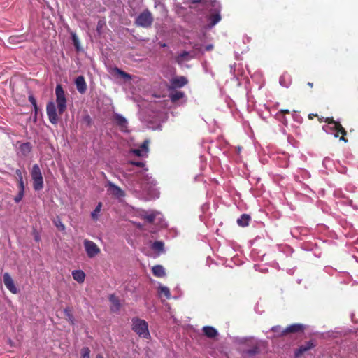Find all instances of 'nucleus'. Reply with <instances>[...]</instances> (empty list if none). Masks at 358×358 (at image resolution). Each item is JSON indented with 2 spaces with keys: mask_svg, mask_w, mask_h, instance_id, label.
Wrapping results in <instances>:
<instances>
[{
  "mask_svg": "<svg viewBox=\"0 0 358 358\" xmlns=\"http://www.w3.org/2000/svg\"><path fill=\"white\" fill-rule=\"evenodd\" d=\"M55 96L57 106L53 101H49L46 105V113L49 121L52 124H57L59 122L58 115H62L67 108V100L65 92L60 84L56 85Z\"/></svg>",
  "mask_w": 358,
  "mask_h": 358,
  "instance_id": "1",
  "label": "nucleus"
},
{
  "mask_svg": "<svg viewBox=\"0 0 358 358\" xmlns=\"http://www.w3.org/2000/svg\"><path fill=\"white\" fill-rule=\"evenodd\" d=\"M132 329L140 337L147 339L150 337L148 330V324L144 320H141L138 317L133 318Z\"/></svg>",
  "mask_w": 358,
  "mask_h": 358,
  "instance_id": "2",
  "label": "nucleus"
},
{
  "mask_svg": "<svg viewBox=\"0 0 358 358\" xmlns=\"http://www.w3.org/2000/svg\"><path fill=\"white\" fill-rule=\"evenodd\" d=\"M153 21L152 14L148 9H145L136 18L135 24L137 27L148 28L151 27Z\"/></svg>",
  "mask_w": 358,
  "mask_h": 358,
  "instance_id": "3",
  "label": "nucleus"
},
{
  "mask_svg": "<svg viewBox=\"0 0 358 358\" xmlns=\"http://www.w3.org/2000/svg\"><path fill=\"white\" fill-rule=\"evenodd\" d=\"M31 176L33 180V188L35 191H39L43 188V178L41 169L38 164H34L31 171Z\"/></svg>",
  "mask_w": 358,
  "mask_h": 358,
  "instance_id": "4",
  "label": "nucleus"
},
{
  "mask_svg": "<svg viewBox=\"0 0 358 358\" xmlns=\"http://www.w3.org/2000/svg\"><path fill=\"white\" fill-rule=\"evenodd\" d=\"M83 245L87 255L90 258L95 257L101 252V250L98 245L92 241L87 239L84 240Z\"/></svg>",
  "mask_w": 358,
  "mask_h": 358,
  "instance_id": "5",
  "label": "nucleus"
},
{
  "mask_svg": "<svg viewBox=\"0 0 358 358\" xmlns=\"http://www.w3.org/2000/svg\"><path fill=\"white\" fill-rule=\"evenodd\" d=\"M3 282L6 287L12 293L17 294L18 289L16 287L14 281L8 273H4L3 275Z\"/></svg>",
  "mask_w": 358,
  "mask_h": 358,
  "instance_id": "6",
  "label": "nucleus"
},
{
  "mask_svg": "<svg viewBox=\"0 0 358 358\" xmlns=\"http://www.w3.org/2000/svg\"><path fill=\"white\" fill-rule=\"evenodd\" d=\"M106 187H108V191L110 194L116 198L120 199L125 196V192L120 187L110 181L107 182Z\"/></svg>",
  "mask_w": 358,
  "mask_h": 358,
  "instance_id": "7",
  "label": "nucleus"
},
{
  "mask_svg": "<svg viewBox=\"0 0 358 358\" xmlns=\"http://www.w3.org/2000/svg\"><path fill=\"white\" fill-rule=\"evenodd\" d=\"M245 340L248 345H252L251 349L245 351L246 354L249 355H254L258 353L259 350V341L254 338H250Z\"/></svg>",
  "mask_w": 358,
  "mask_h": 358,
  "instance_id": "8",
  "label": "nucleus"
},
{
  "mask_svg": "<svg viewBox=\"0 0 358 358\" xmlns=\"http://www.w3.org/2000/svg\"><path fill=\"white\" fill-rule=\"evenodd\" d=\"M304 329L303 325L301 324H294L287 327L286 329H283V331L280 333V335H285L290 333H296L299 331H303Z\"/></svg>",
  "mask_w": 358,
  "mask_h": 358,
  "instance_id": "9",
  "label": "nucleus"
},
{
  "mask_svg": "<svg viewBox=\"0 0 358 358\" xmlns=\"http://www.w3.org/2000/svg\"><path fill=\"white\" fill-rule=\"evenodd\" d=\"M187 79L184 76H178L171 80V84L173 88H180L187 83Z\"/></svg>",
  "mask_w": 358,
  "mask_h": 358,
  "instance_id": "10",
  "label": "nucleus"
},
{
  "mask_svg": "<svg viewBox=\"0 0 358 358\" xmlns=\"http://www.w3.org/2000/svg\"><path fill=\"white\" fill-rule=\"evenodd\" d=\"M75 84L76 86L77 90L80 94H84L87 90V84L85 80V78L83 76H80L76 78L75 80Z\"/></svg>",
  "mask_w": 358,
  "mask_h": 358,
  "instance_id": "11",
  "label": "nucleus"
},
{
  "mask_svg": "<svg viewBox=\"0 0 358 358\" xmlns=\"http://www.w3.org/2000/svg\"><path fill=\"white\" fill-rule=\"evenodd\" d=\"M114 121L119 126L122 131L127 128V121L122 115L120 114H115Z\"/></svg>",
  "mask_w": 358,
  "mask_h": 358,
  "instance_id": "12",
  "label": "nucleus"
},
{
  "mask_svg": "<svg viewBox=\"0 0 358 358\" xmlns=\"http://www.w3.org/2000/svg\"><path fill=\"white\" fill-rule=\"evenodd\" d=\"M72 277L74 280L83 283L85 279V273L81 270H75L72 271Z\"/></svg>",
  "mask_w": 358,
  "mask_h": 358,
  "instance_id": "13",
  "label": "nucleus"
},
{
  "mask_svg": "<svg viewBox=\"0 0 358 358\" xmlns=\"http://www.w3.org/2000/svg\"><path fill=\"white\" fill-rule=\"evenodd\" d=\"M152 271L153 275L157 278H162L166 275L165 269L162 265L154 266Z\"/></svg>",
  "mask_w": 358,
  "mask_h": 358,
  "instance_id": "14",
  "label": "nucleus"
},
{
  "mask_svg": "<svg viewBox=\"0 0 358 358\" xmlns=\"http://www.w3.org/2000/svg\"><path fill=\"white\" fill-rule=\"evenodd\" d=\"M315 346V344L313 341H310L307 343H306L304 345L300 346V348L298 349L297 352H296V355L298 357L300 355L303 354V352L312 349Z\"/></svg>",
  "mask_w": 358,
  "mask_h": 358,
  "instance_id": "15",
  "label": "nucleus"
},
{
  "mask_svg": "<svg viewBox=\"0 0 358 358\" xmlns=\"http://www.w3.org/2000/svg\"><path fill=\"white\" fill-rule=\"evenodd\" d=\"M203 331L204 334L208 338H215L217 335V331L210 326H206L203 327Z\"/></svg>",
  "mask_w": 358,
  "mask_h": 358,
  "instance_id": "16",
  "label": "nucleus"
},
{
  "mask_svg": "<svg viewBox=\"0 0 358 358\" xmlns=\"http://www.w3.org/2000/svg\"><path fill=\"white\" fill-rule=\"evenodd\" d=\"M152 249L156 252V256L164 252V243L162 241H155L152 244Z\"/></svg>",
  "mask_w": 358,
  "mask_h": 358,
  "instance_id": "17",
  "label": "nucleus"
},
{
  "mask_svg": "<svg viewBox=\"0 0 358 358\" xmlns=\"http://www.w3.org/2000/svg\"><path fill=\"white\" fill-rule=\"evenodd\" d=\"M32 146L30 143L27 142L20 145V150L23 156H27L31 150Z\"/></svg>",
  "mask_w": 358,
  "mask_h": 358,
  "instance_id": "18",
  "label": "nucleus"
},
{
  "mask_svg": "<svg viewBox=\"0 0 358 358\" xmlns=\"http://www.w3.org/2000/svg\"><path fill=\"white\" fill-rule=\"evenodd\" d=\"M109 300L112 303L111 310L114 312L119 310L120 308V303L118 299L114 295H110Z\"/></svg>",
  "mask_w": 358,
  "mask_h": 358,
  "instance_id": "19",
  "label": "nucleus"
},
{
  "mask_svg": "<svg viewBox=\"0 0 358 358\" xmlns=\"http://www.w3.org/2000/svg\"><path fill=\"white\" fill-rule=\"evenodd\" d=\"M333 129L336 131L335 137H338V134H341L343 136H345L347 134L346 130L343 127L339 122L338 123H335V126H334Z\"/></svg>",
  "mask_w": 358,
  "mask_h": 358,
  "instance_id": "20",
  "label": "nucleus"
},
{
  "mask_svg": "<svg viewBox=\"0 0 358 358\" xmlns=\"http://www.w3.org/2000/svg\"><path fill=\"white\" fill-rule=\"evenodd\" d=\"M185 94L180 91H176L170 94V99L172 102H176L183 98Z\"/></svg>",
  "mask_w": 358,
  "mask_h": 358,
  "instance_id": "21",
  "label": "nucleus"
},
{
  "mask_svg": "<svg viewBox=\"0 0 358 358\" xmlns=\"http://www.w3.org/2000/svg\"><path fill=\"white\" fill-rule=\"evenodd\" d=\"M221 20V16L219 13L212 14L210 16V26L213 27Z\"/></svg>",
  "mask_w": 358,
  "mask_h": 358,
  "instance_id": "22",
  "label": "nucleus"
},
{
  "mask_svg": "<svg viewBox=\"0 0 358 358\" xmlns=\"http://www.w3.org/2000/svg\"><path fill=\"white\" fill-rule=\"evenodd\" d=\"M251 220V217L248 214H243L238 220H237V224H248Z\"/></svg>",
  "mask_w": 358,
  "mask_h": 358,
  "instance_id": "23",
  "label": "nucleus"
},
{
  "mask_svg": "<svg viewBox=\"0 0 358 358\" xmlns=\"http://www.w3.org/2000/svg\"><path fill=\"white\" fill-rule=\"evenodd\" d=\"M64 316L66 320L71 324H74V317L69 308L64 310Z\"/></svg>",
  "mask_w": 358,
  "mask_h": 358,
  "instance_id": "24",
  "label": "nucleus"
},
{
  "mask_svg": "<svg viewBox=\"0 0 358 358\" xmlns=\"http://www.w3.org/2000/svg\"><path fill=\"white\" fill-rule=\"evenodd\" d=\"M102 203L99 202L96 206L95 209L92 212L91 216L94 220H96L99 216V213L101 211Z\"/></svg>",
  "mask_w": 358,
  "mask_h": 358,
  "instance_id": "25",
  "label": "nucleus"
},
{
  "mask_svg": "<svg viewBox=\"0 0 358 358\" xmlns=\"http://www.w3.org/2000/svg\"><path fill=\"white\" fill-rule=\"evenodd\" d=\"M82 123L85 124L87 127H90L92 124V120L90 115L85 114L82 117Z\"/></svg>",
  "mask_w": 358,
  "mask_h": 358,
  "instance_id": "26",
  "label": "nucleus"
},
{
  "mask_svg": "<svg viewBox=\"0 0 358 358\" xmlns=\"http://www.w3.org/2000/svg\"><path fill=\"white\" fill-rule=\"evenodd\" d=\"M80 358H90V350L88 347H84L81 349Z\"/></svg>",
  "mask_w": 358,
  "mask_h": 358,
  "instance_id": "27",
  "label": "nucleus"
},
{
  "mask_svg": "<svg viewBox=\"0 0 358 358\" xmlns=\"http://www.w3.org/2000/svg\"><path fill=\"white\" fill-rule=\"evenodd\" d=\"M160 293L163 294L167 299H169L171 296L169 289L165 286H160L159 287Z\"/></svg>",
  "mask_w": 358,
  "mask_h": 358,
  "instance_id": "28",
  "label": "nucleus"
},
{
  "mask_svg": "<svg viewBox=\"0 0 358 358\" xmlns=\"http://www.w3.org/2000/svg\"><path fill=\"white\" fill-rule=\"evenodd\" d=\"M115 71H116L121 77L125 79H131V76L127 72L115 68Z\"/></svg>",
  "mask_w": 358,
  "mask_h": 358,
  "instance_id": "29",
  "label": "nucleus"
},
{
  "mask_svg": "<svg viewBox=\"0 0 358 358\" xmlns=\"http://www.w3.org/2000/svg\"><path fill=\"white\" fill-rule=\"evenodd\" d=\"M149 143H150L149 140H148V139L145 140L141 145L140 149L142 150L143 152H148Z\"/></svg>",
  "mask_w": 358,
  "mask_h": 358,
  "instance_id": "30",
  "label": "nucleus"
},
{
  "mask_svg": "<svg viewBox=\"0 0 358 358\" xmlns=\"http://www.w3.org/2000/svg\"><path fill=\"white\" fill-rule=\"evenodd\" d=\"M155 217H156V215L155 213H150V214H146L144 216V219L147 222L151 223L155 221Z\"/></svg>",
  "mask_w": 358,
  "mask_h": 358,
  "instance_id": "31",
  "label": "nucleus"
},
{
  "mask_svg": "<svg viewBox=\"0 0 358 358\" xmlns=\"http://www.w3.org/2000/svg\"><path fill=\"white\" fill-rule=\"evenodd\" d=\"M24 192L22 191H18L17 194L14 197V201L16 203H20L22 200L24 196Z\"/></svg>",
  "mask_w": 358,
  "mask_h": 358,
  "instance_id": "32",
  "label": "nucleus"
},
{
  "mask_svg": "<svg viewBox=\"0 0 358 358\" xmlns=\"http://www.w3.org/2000/svg\"><path fill=\"white\" fill-rule=\"evenodd\" d=\"M189 55V52L187 51H183L181 52L177 57V61L179 62L186 59V57Z\"/></svg>",
  "mask_w": 358,
  "mask_h": 358,
  "instance_id": "33",
  "label": "nucleus"
},
{
  "mask_svg": "<svg viewBox=\"0 0 358 358\" xmlns=\"http://www.w3.org/2000/svg\"><path fill=\"white\" fill-rule=\"evenodd\" d=\"M271 331L276 334L277 336H280V333L283 331L280 326H275L271 328Z\"/></svg>",
  "mask_w": 358,
  "mask_h": 358,
  "instance_id": "34",
  "label": "nucleus"
},
{
  "mask_svg": "<svg viewBox=\"0 0 358 358\" xmlns=\"http://www.w3.org/2000/svg\"><path fill=\"white\" fill-rule=\"evenodd\" d=\"M15 175H16L17 182L23 180V175H22V172L20 169H16Z\"/></svg>",
  "mask_w": 358,
  "mask_h": 358,
  "instance_id": "35",
  "label": "nucleus"
},
{
  "mask_svg": "<svg viewBox=\"0 0 358 358\" xmlns=\"http://www.w3.org/2000/svg\"><path fill=\"white\" fill-rule=\"evenodd\" d=\"M17 187L19 191L24 192V180H20L17 182Z\"/></svg>",
  "mask_w": 358,
  "mask_h": 358,
  "instance_id": "36",
  "label": "nucleus"
},
{
  "mask_svg": "<svg viewBox=\"0 0 358 358\" xmlns=\"http://www.w3.org/2000/svg\"><path fill=\"white\" fill-rule=\"evenodd\" d=\"M29 102L31 103V105H32L33 106H36V104L37 103H36V99L34 98V96H33V94H30V95L29 96Z\"/></svg>",
  "mask_w": 358,
  "mask_h": 358,
  "instance_id": "37",
  "label": "nucleus"
},
{
  "mask_svg": "<svg viewBox=\"0 0 358 358\" xmlns=\"http://www.w3.org/2000/svg\"><path fill=\"white\" fill-rule=\"evenodd\" d=\"M289 110L287 109H282L276 114V117H279L280 115H282L285 114H289Z\"/></svg>",
  "mask_w": 358,
  "mask_h": 358,
  "instance_id": "38",
  "label": "nucleus"
},
{
  "mask_svg": "<svg viewBox=\"0 0 358 358\" xmlns=\"http://www.w3.org/2000/svg\"><path fill=\"white\" fill-rule=\"evenodd\" d=\"M325 122H327L329 124H334V126H335V123H338V122L337 121H335L332 117H327Z\"/></svg>",
  "mask_w": 358,
  "mask_h": 358,
  "instance_id": "39",
  "label": "nucleus"
},
{
  "mask_svg": "<svg viewBox=\"0 0 358 358\" xmlns=\"http://www.w3.org/2000/svg\"><path fill=\"white\" fill-rule=\"evenodd\" d=\"M130 164L135 165L138 167H143L145 164L142 162H130Z\"/></svg>",
  "mask_w": 358,
  "mask_h": 358,
  "instance_id": "40",
  "label": "nucleus"
},
{
  "mask_svg": "<svg viewBox=\"0 0 358 358\" xmlns=\"http://www.w3.org/2000/svg\"><path fill=\"white\" fill-rule=\"evenodd\" d=\"M73 44L75 45V47L77 49H78L79 41H78V39L76 38L75 34L73 35Z\"/></svg>",
  "mask_w": 358,
  "mask_h": 358,
  "instance_id": "41",
  "label": "nucleus"
},
{
  "mask_svg": "<svg viewBox=\"0 0 358 358\" xmlns=\"http://www.w3.org/2000/svg\"><path fill=\"white\" fill-rule=\"evenodd\" d=\"M133 152H134L136 156H138V157L143 156V151H142V150H141L140 148H139V149H134V150H133Z\"/></svg>",
  "mask_w": 358,
  "mask_h": 358,
  "instance_id": "42",
  "label": "nucleus"
},
{
  "mask_svg": "<svg viewBox=\"0 0 358 358\" xmlns=\"http://www.w3.org/2000/svg\"><path fill=\"white\" fill-rule=\"evenodd\" d=\"M34 235L35 241H40V235H39V233L37 232L35 229H34Z\"/></svg>",
  "mask_w": 358,
  "mask_h": 358,
  "instance_id": "43",
  "label": "nucleus"
},
{
  "mask_svg": "<svg viewBox=\"0 0 358 358\" xmlns=\"http://www.w3.org/2000/svg\"><path fill=\"white\" fill-rule=\"evenodd\" d=\"M277 118L280 120L283 124H287V119L285 117L284 115H280L279 117H277Z\"/></svg>",
  "mask_w": 358,
  "mask_h": 358,
  "instance_id": "44",
  "label": "nucleus"
},
{
  "mask_svg": "<svg viewBox=\"0 0 358 358\" xmlns=\"http://www.w3.org/2000/svg\"><path fill=\"white\" fill-rule=\"evenodd\" d=\"M213 45H211V44H210V45H206V46L205 47V50H206V51H210V50H213Z\"/></svg>",
  "mask_w": 358,
  "mask_h": 358,
  "instance_id": "45",
  "label": "nucleus"
},
{
  "mask_svg": "<svg viewBox=\"0 0 358 358\" xmlns=\"http://www.w3.org/2000/svg\"><path fill=\"white\" fill-rule=\"evenodd\" d=\"M340 140L345 142V143H347L348 142V139L345 138V136H341V137L340 138Z\"/></svg>",
  "mask_w": 358,
  "mask_h": 358,
  "instance_id": "46",
  "label": "nucleus"
},
{
  "mask_svg": "<svg viewBox=\"0 0 358 358\" xmlns=\"http://www.w3.org/2000/svg\"><path fill=\"white\" fill-rule=\"evenodd\" d=\"M57 227H59V230H64V225H63V224L57 225Z\"/></svg>",
  "mask_w": 358,
  "mask_h": 358,
  "instance_id": "47",
  "label": "nucleus"
},
{
  "mask_svg": "<svg viewBox=\"0 0 358 358\" xmlns=\"http://www.w3.org/2000/svg\"><path fill=\"white\" fill-rule=\"evenodd\" d=\"M33 107L34 108L35 114L36 115L37 114V111H38L37 103L36 104V106H33Z\"/></svg>",
  "mask_w": 358,
  "mask_h": 358,
  "instance_id": "48",
  "label": "nucleus"
},
{
  "mask_svg": "<svg viewBox=\"0 0 358 358\" xmlns=\"http://www.w3.org/2000/svg\"><path fill=\"white\" fill-rule=\"evenodd\" d=\"M96 358H103V355H101V354H98L96 356Z\"/></svg>",
  "mask_w": 358,
  "mask_h": 358,
  "instance_id": "49",
  "label": "nucleus"
},
{
  "mask_svg": "<svg viewBox=\"0 0 358 358\" xmlns=\"http://www.w3.org/2000/svg\"><path fill=\"white\" fill-rule=\"evenodd\" d=\"M307 85H308L309 87H313V83L308 82Z\"/></svg>",
  "mask_w": 358,
  "mask_h": 358,
  "instance_id": "50",
  "label": "nucleus"
},
{
  "mask_svg": "<svg viewBox=\"0 0 358 358\" xmlns=\"http://www.w3.org/2000/svg\"><path fill=\"white\" fill-rule=\"evenodd\" d=\"M313 115H309V118H310V119H313Z\"/></svg>",
  "mask_w": 358,
  "mask_h": 358,
  "instance_id": "51",
  "label": "nucleus"
},
{
  "mask_svg": "<svg viewBox=\"0 0 358 358\" xmlns=\"http://www.w3.org/2000/svg\"><path fill=\"white\" fill-rule=\"evenodd\" d=\"M313 115H309V118H310V119H313Z\"/></svg>",
  "mask_w": 358,
  "mask_h": 358,
  "instance_id": "52",
  "label": "nucleus"
}]
</instances>
